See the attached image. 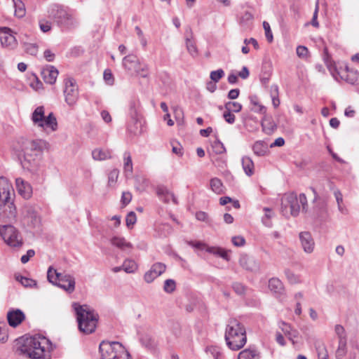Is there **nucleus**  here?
Listing matches in <instances>:
<instances>
[{
	"label": "nucleus",
	"instance_id": "nucleus-36",
	"mask_svg": "<svg viewBox=\"0 0 359 359\" xmlns=\"http://www.w3.org/2000/svg\"><path fill=\"white\" fill-rule=\"evenodd\" d=\"M15 8V15L19 18H23L26 14V8L23 0H13Z\"/></svg>",
	"mask_w": 359,
	"mask_h": 359
},
{
	"label": "nucleus",
	"instance_id": "nucleus-12",
	"mask_svg": "<svg viewBox=\"0 0 359 359\" xmlns=\"http://www.w3.org/2000/svg\"><path fill=\"white\" fill-rule=\"evenodd\" d=\"M65 102L69 107L76 105L79 99V88L73 78H67L64 80V90Z\"/></svg>",
	"mask_w": 359,
	"mask_h": 359
},
{
	"label": "nucleus",
	"instance_id": "nucleus-30",
	"mask_svg": "<svg viewBox=\"0 0 359 359\" xmlns=\"http://www.w3.org/2000/svg\"><path fill=\"white\" fill-rule=\"evenodd\" d=\"M92 156L95 161H104L111 158V151L108 149H95L92 151Z\"/></svg>",
	"mask_w": 359,
	"mask_h": 359
},
{
	"label": "nucleus",
	"instance_id": "nucleus-49",
	"mask_svg": "<svg viewBox=\"0 0 359 359\" xmlns=\"http://www.w3.org/2000/svg\"><path fill=\"white\" fill-rule=\"evenodd\" d=\"M176 289V283L172 279H167L164 282L163 290L166 293L170 294Z\"/></svg>",
	"mask_w": 359,
	"mask_h": 359
},
{
	"label": "nucleus",
	"instance_id": "nucleus-29",
	"mask_svg": "<svg viewBox=\"0 0 359 359\" xmlns=\"http://www.w3.org/2000/svg\"><path fill=\"white\" fill-rule=\"evenodd\" d=\"M249 99L252 105L251 111L263 115L266 114V108L259 102V99L256 95H251L249 97Z\"/></svg>",
	"mask_w": 359,
	"mask_h": 359
},
{
	"label": "nucleus",
	"instance_id": "nucleus-42",
	"mask_svg": "<svg viewBox=\"0 0 359 359\" xmlns=\"http://www.w3.org/2000/svg\"><path fill=\"white\" fill-rule=\"evenodd\" d=\"M242 104L238 102H227L224 104L225 110H227L230 112L238 113L240 112L242 109Z\"/></svg>",
	"mask_w": 359,
	"mask_h": 359
},
{
	"label": "nucleus",
	"instance_id": "nucleus-56",
	"mask_svg": "<svg viewBox=\"0 0 359 359\" xmlns=\"http://www.w3.org/2000/svg\"><path fill=\"white\" fill-rule=\"evenodd\" d=\"M263 28L264 29L265 36H266V38L267 41L269 43L272 42L273 39V37L272 32L271 30L270 25L267 22L264 21V22H263Z\"/></svg>",
	"mask_w": 359,
	"mask_h": 359
},
{
	"label": "nucleus",
	"instance_id": "nucleus-58",
	"mask_svg": "<svg viewBox=\"0 0 359 359\" xmlns=\"http://www.w3.org/2000/svg\"><path fill=\"white\" fill-rule=\"evenodd\" d=\"M103 76H104V79L105 82L108 85L111 86L114 84V76H113V74H112L111 70L105 69L104 72Z\"/></svg>",
	"mask_w": 359,
	"mask_h": 359
},
{
	"label": "nucleus",
	"instance_id": "nucleus-13",
	"mask_svg": "<svg viewBox=\"0 0 359 359\" xmlns=\"http://www.w3.org/2000/svg\"><path fill=\"white\" fill-rule=\"evenodd\" d=\"M53 18L60 27L67 29L73 27L76 23L74 17L70 12L58 6L53 13Z\"/></svg>",
	"mask_w": 359,
	"mask_h": 359
},
{
	"label": "nucleus",
	"instance_id": "nucleus-37",
	"mask_svg": "<svg viewBox=\"0 0 359 359\" xmlns=\"http://www.w3.org/2000/svg\"><path fill=\"white\" fill-rule=\"evenodd\" d=\"M123 270L127 273H133L137 269L138 265L135 260L131 259H126L122 264Z\"/></svg>",
	"mask_w": 359,
	"mask_h": 359
},
{
	"label": "nucleus",
	"instance_id": "nucleus-35",
	"mask_svg": "<svg viewBox=\"0 0 359 359\" xmlns=\"http://www.w3.org/2000/svg\"><path fill=\"white\" fill-rule=\"evenodd\" d=\"M252 150L255 155L258 156H263L266 154L268 147L264 142L257 141L253 144Z\"/></svg>",
	"mask_w": 359,
	"mask_h": 359
},
{
	"label": "nucleus",
	"instance_id": "nucleus-52",
	"mask_svg": "<svg viewBox=\"0 0 359 359\" xmlns=\"http://www.w3.org/2000/svg\"><path fill=\"white\" fill-rule=\"evenodd\" d=\"M119 171L117 169L112 170L108 176V185L110 187L114 186L118 177Z\"/></svg>",
	"mask_w": 359,
	"mask_h": 359
},
{
	"label": "nucleus",
	"instance_id": "nucleus-26",
	"mask_svg": "<svg viewBox=\"0 0 359 359\" xmlns=\"http://www.w3.org/2000/svg\"><path fill=\"white\" fill-rule=\"evenodd\" d=\"M157 195L159 198L165 203L172 201L174 204H177V200L175 195L165 187H158L157 189Z\"/></svg>",
	"mask_w": 359,
	"mask_h": 359
},
{
	"label": "nucleus",
	"instance_id": "nucleus-10",
	"mask_svg": "<svg viewBox=\"0 0 359 359\" xmlns=\"http://www.w3.org/2000/svg\"><path fill=\"white\" fill-rule=\"evenodd\" d=\"M0 235L5 243L13 248L21 247L23 241L20 232L12 225H3L0 226Z\"/></svg>",
	"mask_w": 359,
	"mask_h": 359
},
{
	"label": "nucleus",
	"instance_id": "nucleus-41",
	"mask_svg": "<svg viewBox=\"0 0 359 359\" xmlns=\"http://www.w3.org/2000/svg\"><path fill=\"white\" fill-rule=\"evenodd\" d=\"M124 163L123 169L126 175H131L133 173V162L131 156L129 152L124 153Z\"/></svg>",
	"mask_w": 359,
	"mask_h": 359
},
{
	"label": "nucleus",
	"instance_id": "nucleus-18",
	"mask_svg": "<svg viewBox=\"0 0 359 359\" xmlns=\"http://www.w3.org/2000/svg\"><path fill=\"white\" fill-rule=\"evenodd\" d=\"M238 263L243 269L248 271H257L259 269V264L257 260L247 254L240 255Z\"/></svg>",
	"mask_w": 359,
	"mask_h": 359
},
{
	"label": "nucleus",
	"instance_id": "nucleus-57",
	"mask_svg": "<svg viewBox=\"0 0 359 359\" xmlns=\"http://www.w3.org/2000/svg\"><path fill=\"white\" fill-rule=\"evenodd\" d=\"M187 244L194 248L198 249V250H205L208 247L205 243L201 242V241H189L187 242Z\"/></svg>",
	"mask_w": 359,
	"mask_h": 359
},
{
	"label": "nucleus",
	"instance_id": "nucleus-54",
	"mask_svg": "<svg viewBox=\"0 0 359 359\" xmlns=\"http://www.w3.org/2000/svg\"><path fill=\"white\" fill-rule=\"evenodd\" d=\"M25 50L26 53L31 55H36L38 53V46L36 43H25Z\"/></svg>",
	"mask_w": 359,
	"mask_h": 359
},
{
	"label": "nucleus",
	"instance_id": "nucleus-50",
	"mask_svg": "<svg viewBox=\"0 0 359 359\" xmlns=\"http://www.w3.org/2000/svg\"><path fill=\"white\" fill-rule=\"evenodd\" d=\"M318 359H328V354L323 344L319 343L316 345Z\"/></svg>",
	"mask_w": 359,
	"mask_h": 359
},
{
	"label": "nucleus",
	"instance_id": "nucleus-46",
	"mask_svg": "<svg viewBox=\"0 0 359 359\" xmlns=\"http://www.w3.org/2000/svg\"><path fill=\"white\" fill-rule=\"evenodd\" d=\"M346 353V339L339 340L338 348L336 351V357L341 358Z\"/></svg>",
	"mask_w": 359,
	"mask_h": 359
},
{
	"label": "nucleus",
	"instance_id": "nucleus-2",
	"mask_svg": "<svg viewBox=\"0 0 359 359\" xmlns=\"http://www.w3.org/2000/svg\"><path fill=\"white\" fill-rule=\"evenodd\" d=\"M47 142L42 140H25L19 151L18 158L22 168L34 172L37 170L39 159Z\"/></svg>",
	"mask_w": 359,
	"mask_h": 359
},
{
	"label": "nucleus",
	"instance_id": "nucleus-31",
	"mask_svg": "<svg viewBox=\"0 0 359 359\" xmlns=\"http://www.w3.org/2000/svg\"><path fill=\"white\" fill-rule=\"evenodd\" d=\"M242 167L245 173L248 176H252L254 174L255 165L251 158L244 156L242 158Z\"/></svg>",
	"mask_w": 359,
	"mask_h": 359
},
{
	"label": "nucleus",
	"instance_id": "nucleus-43",
	"mask_svg": "<svg viewBox=\"0 0 359 359\" xmlns=\"http://www.w3.org/2000/svg\"><path fill=\"white\" fill-rule=\"evenodd\" d=\"M264 211L265 213L262 218V223L264 226L267 227H271L272 225L271 219L273 216V212L272 210L269 208H264Z\"/></svg>",
	"mask_w": 359,
	"mask_h": 359
},
{
	"label": "nucleus",
	"instance_id": "nucleus-15",
	"mask_svg": "<svg viewBox=\"0 0 359 359\" xmlns=\"http://www.w3.org/2000/svg\"><path fill=\"white\" fill-rule=\"evenodd\" d=\"M22 223L28 227L34 228L39 225L40 217L34 208L31 205H26L22 209Z\"/></svg>",
	"mask_w": 359,
	"mask_h": 359
},
{
	"label": "nucleus",
	"instance_id": "nucleus-17",
	"mask_svg": "<svg viewBox=\"0 0 359 359\" xmlns=\"http://www.w3.org/2000/svg\"><path fill=\"white\" fill-rule=\"evenodd\" d=\"M166 266L161 262L154 264L144 275V280L147 283H152L156 278L165 272Z\"/></svg>",
	"mask_w": 359,
	"mask_h": 359
},
{
	"label": "nucleus",
	"instance_id": "nucleus-33",
	"mask_svg": "<svg viewBox=\"0 0 359 359\" xmlns=\"http://www.w3.org/2000/svg\"><path fill=\"white\" fill-rule=\"evenodd\" d=\"M141 344L147 349L153 350L156 346L155 339L150 334H142L140 337Z\"/></svg>",
	"mask_w": 359,
	"mask_h": 359
},
{
	"label": "nucleus",
	"instance_id": "nucleus-8",
	"mask_svg": "<svg viewBox=\"0 0 359 359\" xmlns=\"http://www.w3.org/2000/svg\"><path fill=\"white\" fill-rule=\"evenodd\" d=\"M47 278L50 283L63 289L68 293H72L75 290V278L69 273L57 272L53 266L47 271Z\"/></svg>",
	"mask_w": 359,
	"mask_h": 359
},
{
	"label": "nucleus",
	"instance_id": "nucleus-24",
	"mask_svg": "<svg viewBox=\"0 0 359 359\" xmlns=\"http://www.w3.org/2000/svg\"><path fill=\"white\" fill-rule=\"evenodd\" d=\"M185 42L187 51L189 54L194 57H196L198 54V51L196 43L193 40V34L190 27H187L186 29Z\"/></svg>",
	"mask_w": 359,
	"mask_h": 359
},
{
	"label": "nucleus",
	"instance_id": "nucleus-55",
	"mask_svg": "<svg viewBox=\"0 0 359 359\" xmlns=\"http://www.w3.org/2000/svg\"><path fill=\"white\" fill-rule=\"evenodd\" d=\"M39 25L43 32H48L51 29V22L46 19L39 20Z\"/></svg>",
	"mask_w": 359,
	"mask_h": 359
},
{
	"label": "nucleus",
	"instance_id": "nucleus-21",
	"mask_svg": "<svg viewBox=\"0 0 359 359\" xmlns=\"http://www.w3.org/2000/svg\"><path fill=\"white\" fill-rule=\"evenodd\" d=\"M15 186L18 194L24 198L28 199L32 196V188L31 185L23 179L20 177L16 178Z\"/></svg>",
	"mask_w": 359,
	"mask_h": 359
},
{
	"label": "nucleus",
	"instance_id": "nucleus-59",
	"mask_svg": "<svg viewBox=\"0 0 359 359\" xmlns=\"http://www.w3.org/2000/svg\"><path fill=\"white\" fill-rule=\"evenodd\" d=\"M336 334L339 337V340L346 339L345 330L341 325H337L334 328Z\"/></svg>",
	"mask_w": 359,
	"mask_h": 359
},
{
	"label": "nucleus",
	"instance_id": "nucleus-7",
	"mask_svg": "<svg viewBox=\"0 0 359 359\" xmlns=\"http://www.w3.org/2000/svg\"><path fill=\"white\" fill-rule=\"evenodd\" d=\"M32 121L34 125L46 133L54 132L57 129V122L53 113L45 116V109L43 106L37 107L32 114Z\"/></svg>",
	"mask_w": 359,
	"mask_h": 359
},
{
	"label": "nucleus",
	"instance_id": "nucleus-22",
	"mask_svg": "<svg viewBox=\"0 0 359 359\" xmlns=\"http://www.w3.org/2000/svg\"><path fill=\"white\" fill-rule=\"evenodd\" d=\"M58 74V70L54 66L51 65L43 68L41 72L42 78L44 82L50 85L55 83Z\"/></svg>",
	"mask_w": 359,
	"mask_h": 359
},
{
	"label": "nucleus",
	"instance_id": "nucleus-20",
	"mask_svg": "<svg viewBox=\"0 0 359 359\" xmlns=\"http://www.w3.org/2000/svg\"><path fill=\"white\" fill-rule=\"evenodd\" d=\"M131 122L128 126V131L135 135H139L142 133V123L139 117L138 112L135 109L131 111Z\"/></svg>",
	"mask_w": 359,
	"mask_h": 359
},
{
	"label": "nucleus",
	"instance_id": "nucleus-27",
	"mask_svg": "<svg viewBox=\"0 0 359 359\" xmlns=\"http://www.w3.org/2000/svg\"><path fill=\"white\" fill-rule=\"evenodd\" d=\"M110 241L112 245L123 251L128 250H130L133 248L132 243L128 242L124 238L122 237L114 236L111 239Z\"/></svg>",
	"mask_w": 359,
	"mask_h": 359
},
{
	"label": "nucleus",
	"instance_id": "nucleus-51",
	"mask_svg": "<svg viewBox=\"0 0 359 359\" xmlns=\"http://www.w3.org/2000/svg\"><path fill=\"white\" fill-rule=\"evenodd\" d=\"M296 52L297 56L302 59H307L309 57V51L304 46H298Z\"/></svg>",
	"mask_w": 359,
	"mask_h": 359
},
{
	"label": "nucleus",
	"instance_id": "nucleus-48",
	"mask_svg": "<svg viewBox=\"0 0 359 359\" xmlns=\"http://www.w3.org/2000/svg\"><path fill=\"white\" fill-rule=\"evenodd\" d=\"M213 151L217 154H222L226 152V149L222 142L219 140H215L212 144Z\"/></svg>",
	"mask_w": 359,
	"mask_h": 359
},
{
	"label": "nucleus",
	"instance_id": "nucleus-38",
	"mask_svg": "<svg viewBox=\"0 0 359 359\" xmlns=\"http://www.w3.org/2000/svg\"><path fill=\"white\" fill-rule=\"evenodd\" d=\"M206 251L209 253L213 254L215 255L219 256L224 259L229 261V257L227 253V251H226L224 249L219 247H207Z\"/></svg>",
	"mask_w": 359,
	"mask_h": 359
},
{
	"label": "nucleus",
	"instance_id": "nucleus-23",
	"mask_svg": "<svg viewBox=\"0 0 359 359\" xmlns=\"http://www.w3.org/2000/svg\"><path fill=\"white\" fill-rule=\"evenodd\" d=\"M25 318L24 313L20 310L10 311L7 313V320L10 326L15 327L19 325Z\"/></svg>",
	"mask_w": 359,
	"mask_h": 359
},
{
	"label": "nucleus",
	"instance_id": "nucleus-25",
	"mask_svg": "<svg viewBox=\"0 0 359 359\" xmlns=\"http://www.w3.org/2000/svg\"><path fill=\"white\" fill-rule=\"evenodd\" d=\"M323 60L330 74L336 80H337L335 72L338 69L339 67H337L335 65V62L332 60L331 56L329 55L328 50L326 47L323 49Z\"/></svg>",
	"mask_w": 359,
	"mask_h": 359
},
{
	"label": "nucleus",
	"instance_id": "nucleus-45",
	"mask_svg": "<svg viewBox=\"0 0 359 359\" xmlns=\"http://www.w3.org/2000/svg\"><path fill=\"white\" fill-rule=\"evenodd\" d=\"M15 279L26 287H32L36 285V282L34 280L20 275L16 276Z\"/></svg>",
	"mask_w": 359,
	"mask_h": 359
},
{
	"label": "nucleus",
	"instance_id": "nucleus-28",
	"mask_svg": "<svg viewBox=\"0 0 359 359\" xmlns=\"http://www.w3.org/2000/svg\"><path fill=\"white\" fill-rule=\"evenodd\" d=\"M280 328L285 336L287 337L289 340H290L293 344L297 342V339L299 336V332L297 330L292 329L291 326L285 323H282Z\"/></svg>",
	"mask_w": 359,
	"mask_h": 359
},
{
	"label": "nucleus",
	"instance_id": "nucleus-60",
	"mask_svg": "<svg viewBox=\"0 0 359 359\" xmlns=\"http://www.w3.org/2000/svg\"><path fill=\"white\" fill-rule=\"evenodd\" d=\"M137 221L136 215L134 212H130L126 219V225L128 226H133Z\"/></svg>",
	"mask_w": 359,
	"mask_h": 359
},
{
	"label": "nucleus",
	"instance_id": "nucleus-40",
	"mask_svg": "<svg viewBox=\"0 0 359 359\" xmlns=\"http://www.w3.org/2000/svg\"><path fill=\"white\" fill-rule=\"evenodd\" d=\"M210 186L212 191L215 194H221L223 193V184L219 178L214 177L211 179Z\"/></svg>",
	"mask_w": 359,
	"mask_h": 359
},
{
	"label": "nucleus",
	"instance_id": "nucleus-53",
	"mask_svg": "<svg viewBox=\"0 0 359 359\" xmlns=\"http://www.w3.org/2000/svg\"><path fill=\"white\" fill-rule=\"evenodd\" d=\"M224 76V72L222 69H219L216 71L210 72V77L215 83L219 82V81Z\"/></svg>",
	"mask_w": 359,
	"mask_h": 359
},
{
	"label": "nucleus",
	"instance_id": "nucleus-1",
	"mask_svg": "<svg viewBox=\"0 0 359 359\" xmlns=\"http://www.w3.org/2000/svg\"><path fill=\"white\" fill-rule=\"evenodd\" d=\"M15 346L18 355L32 359L49 358L52 350L50 341L40 335L21 337L17 339Z\"/></svg>",
	"mask_w": 359,
	"mask_h": 359
},
{
	"label": "nucleus",
	"instance_id": "nucleus-47",
	"mask_svg": "<svg viewBox=\"0 0 359 359\" xmlns=\"http://www.w3.org/2000/svg\"><path fill=\"white\" fill-rule=\"evenodd\" d=\"M206 352L209 353L215 359H221L222 358L221 349L218 346H208L206 348Z\"/></svg>",
	"mask_w": 359,
	"mask_h": 359
},
{
	"label": "nucleus",
	"instance_id": "nucleus-3",
	"mask_svg": "<svg viewBox=\"0 0 359 359\" xmlns=\"http://www.w3.org/2000/svg\"><path fill=\"white\" fill-rule=\"evenodd\" d=\"M12 184L4 177H0V216L10 220L16 217V208L11 200Z\"/></svg>",
	"mask_w": 359,
	"mask_h": 359
},
{
	"label": "nucleus",
	"instance_id": "nucleus-6",
	"mask_svg": "<svg viewBox=\"0 0 359 359\" xmlns=\"http://www.w3.org/2000/svg\"><path fill=\"white\" fill-rule=\"evenodd\" d=\"M301 206L303 210L306 211L307 198L304 194H300L299 197L294 193L285 194L282 198L281 212L285 217H296L299 213Z\"/></svg>",
	"mask_w": 359,
	"mask_h": 359
},
{
	"label": "nucleus",
	"instance_id": "nucleus-16",
	"mask_svg": "<svg viewBox=\"0 0 359 359\" xmlns=\"http://www.w3.org/2000/svg\"><path fill=\"white\" fill-rule=\"evenodd\" d=\"M0 42L3 48L14 50L18 46V41L12 30L6 27L0 28Z\"/></svg>",
	"mask_w": 359,
	"mask_h": 359
},
{
	"label": "nucleus",
	"instance_id": "nucleus-19",
	"mask_svg": "<svg viewBox=\"0 0 359 359\" xmlns=\"http://www.w3.org/2000/svg\"><path fill=\"white\" fill-rule=\"evenodd\" d=\"M299 238L304 252L312 253L315 248V242L311 234L309 231H302L299 233Z\"/></svg>",
	"mask_w": 359,
	"mask_h": 359
},
{
	"label": "nucleus",
	"instance_id": "nucleus-62",
	"mask_svg": "<svg viewBox=\"0 0 359 359\" xmlns=\"http://www.w3.org/2000/svg\"><path fill=\"white\" fill-rule=\"evenodd\" d=\"M233 290L239 295L244 294L245 288V286L240 283H235L232 285Z\"/></svg>",
	"mask_w": 359,
	"mask_h": 359
},
{
	"label": "nucleus",
	"instance_id": "nucleus-9",
	"mask_svg": "<svg viewBox=\"0 0 359 359\" xmlns=\"http://www.w3.org/2000/svg\"><path fill=\"white\" fill-rule=\"evenodd\" d=\"M99 350L100 359H131L130 354L119 342L102 341Z\"/></svg>",
	"mask_w": 359,
	"mask_h": 359
},
{
	"label": "nucleus",
	"instance_id": "nucleus-11",
	"mask_svg": "<svg viewBox=\"0 0 359 359\" xmlns=\"http://www.w3.org/2000/svg\"><path fill=\"white\" fill-rule=\"evenodd\" d=\"M123 66L128 72H134L141 77L148 76V65L141 63L136 55H128L123 59Z\"/></svg>",
	"mask_w": 359,
	"mask_h": 359
},
{
	"label": "nucleus",
	"instance_id": "nucleus-63",
	"mask_svg": "<svg viewBox=\"0 0 359 359\" xmlns=\"http://www.w3.org/2000/svg\"><path fill=\"white\" fill-rule=\"evenodd\" d=\"M231 241L233 244L237 247L243 246L245 243V238L243 236H233Z\"/></svg>",
	"mask_w": 359,
	"mask_h": 359
},
{
	"label": "nucleus",
	"instance_id": "nucleus-5",
	"mask_svg": "<svg viewBox=\"0 0 359 359\" xmlns=\"http://www.w3.org/2000/svg\"><path fill=\"white\" fill-rule=\"evenodd\" d=\"M225 340L231 350L237 351L243 348L247 341L244 326L237 320H231L225 331Z\"/></svg>",
	"mask_w": 359,
	"mask_h": 359
},
{
	"label": "nucleus",
	"instance_id": "nucleus-39",
	"mask_svg": "<svg viewBox=\"0 0 359 359\" xmlns=\"http://www.w3.org/2000/svg\"><path fill=\"white\" fill-rule=\"evenodd\" d=\"M269 287L271 291L275 293H280L283 290L282 282L276 278H272L269 281Z\"/></svg>",
	"mask_w": 359,
	"mask_h": 359
},
{
	"label": "nucleus",
	"instance_id": "nucleus-14",
	"mask_svg": "<svg viewBox=\"0 0 359 359\" xmlns=\"http://www.w3.org/2000/svg\"><path fill=\"white\" fill-rule=\"evenodd\" d=\"M335 74L337 77V81L343 80L353 85L359 82V74L356 71L350 69L346 64L340 66L335 72Z\"/></svg>",
	"mask_w": 359,
	"mask_h": 359
},
{
	"label": "nucleus",
	"instance_id": "nucleus-44",
	"mask_svg": "<svg viewBox=\"0 0 359 359\" xmlns=\"http://www.w3.org/2000/svg\"><path fill=\"white\" fill-rule=\"evenodd\" d=\"M285 276L288 282L290 284H298L301 283V277L299 275L294 273L290 269H287L285 271Z\"/></svg>",
	"mask_w": 359,
	"mask_h": 359
},
{
	"label": "nucleus",
	"instance_id": "nucleus-61",
	"mask_svg": "<svg viewBox=\"0 0 359 359\" xmlns=\"http://www.w3.org/2000/svg\"><path fill=\"white\" fill-rule=\"evenodd\" d=\"M223 117L224 120L229 124H233L236 121L235 115L227 110H225L224 112Z\"/></svg>",
	"mask_w": 359,
	"mask_h": 359
},
{
	"label": "nucleus",
	"instance_id": "nucleus-64",
	"mask_svg": "<svg viewBox=\"0 0 359 359\" xmlns=\"http://www.w3.org/2000/svg\"><path fill=\"white\" fill-rule=\"evenodd\" d=\"M171 144H172V153L176 154L178 156H182L183 154L182 147L178 143L175 144L173 142H171Z\"/></svg>",
	"mask_w": 359,
	"mask_h": 359
},
{
	"label": "nucleus",
	"instance_id": "nucleus-4",
	"mask_svg": "<svg viewBox=\"0 0 359 359\" xmlns=\"http://www.w3.org/2000/svg\"><path fill=\"white\" fill-rule=\"evenodd\" d=\"M76 314L79 330L85 334L95 332L98 321V315L87 305L73 304Z\"/></svg>",
	"mask_w": 359,
	"mask_h": 359
},
{
	"label": "nucleus",
	"instance_id": "nucleus-34",
	"mask_svg": "<svg viewBox=\"0 0 359 359\" xmlns=\"http://www.w3.org/2000/svg\"><path fill=\"white\" fill-rule=\"evenodd\" d=\"M238 359H259V355L256 349L250 348L240 352Z\"/></svg>",
	"mask_w": 359,
	"mask_h": 359
},
{
	"label": "nucleus",
	"instance_id": "nucleus-32",
	"mask_svg": "<svg viewBox=\"0 0 359 359\" xmlns=\"http://www.w3.org/2000/svg\"><path fill=\"white\" fill-rule=\"evenodd\" d=\"M262 130L267 135L272 134L276 129V124L270 118L264 117L262 120Z\"/></svg>",
	"mask_w": 359,
	"mask_h": 359
}]
</instances>
